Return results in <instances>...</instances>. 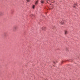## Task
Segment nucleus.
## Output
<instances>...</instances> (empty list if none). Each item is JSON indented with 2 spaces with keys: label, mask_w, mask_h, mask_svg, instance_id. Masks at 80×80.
<instances>
[{
  "label": "nucleus",
  "mask_w": 80,
  "mask_h": 80,
  "mask_svg": "<svg viewBox=\"0 0 80 80\" xmlns=\"http://www.w3.org/2000/svg\"><path fill=\"white\" fill-rule=\"evenodd\" d=\"M68 32L65 31H64V34L65 35H67V34H68Z\"/></svg>",
  "instance_id": "1"
},
{
  "label": "nucleus",
  "mask_w": 80,
  "mask_h": 80,
  "mask_svg": "<svg viewBox=\"0 0 80 80\" xmlns=\"http://www.w3.org/2000/svg\"><path fill=\"white\" fill-rule=\"evenodd\" d=\"M61 24H62V25H63V24H64V22H63V21H62L61 22Z\"/></svg>",
  "instance_id": "2"
},
{
  "label": "nucleus",
  "mask_w": 80,
  "mask_h": 80,
  "mask_svg": "<svg viewBox=\"0 0 80 80\" xmlns=\"http://www.w3.org/2000/svg\"><path fill=\"white\" fill-rule=\"evenodd\" d=\"M3 13L2 12H0V16H2L3 15Z\"/></svg>",
  "instance_id": "3"
},
{
  "label": "nucleus",
  "mask_w": 80,
  "mask_h": 80,
  "mask_svg": "<svg viewBox=\"0 0 80 80\" xmlns=\"http://www.w3.org/2000/svg\"><path fill=\"white\" fill-rule=\"evenodd\" d=\"M17 27H14L13 28V29L14 30H17Z\"/></svg>",
  "instance_id": "4"
},
{
  "label": "nucleus",
  "mask_w": 80,
  "mask_h": 80,
  "mask_svg": "<svg viewBox=\"0 0 80 80\" xmlns=\"http://www.w3.org/2000/svg\"><path fill=\"white\" fill-rule=\"evenodd\" d=\"M77 4H75L74 5L73 7L75 8V7H77Z\"/></svg>",
  "instance_id": "5"
},
{
  "label": "nucleus",
  "mask_w": 80,
  "mask_h": 80,
  "mask_svg": "<svg viewBox=\"0 0 80 80\" xmlns=\"http://www.w3.org/2000/svg\"><path fill=\"white\" fill-rule=\"evenodd\" d=\"M38 0L36 2L35 4L37 5V4H38Z\"/></svg>",
  "instance_id": "6"
},
{
  "label": "nucleus",
  "mask_w": 80,
  "mask_h": 80,
  "mask_svg": "<svg viewBox=\"0 0 80 80\" xmlns=\"http://www.w3.org/2000/svg\"><path fill=\"white\" fill-rule=\"evenodd\" d=\"M45 27H43L42 28V30H45Z\"/></svg>",
  "instance_id": "7"
},
{
  "label": "nucleus",
  "mask_w": 80,
  "mask_h": 80,
  "mask_svg": "<svg viewBox=\"0 0 80 80\" xmlns=\"http://www.w3.org/2000/svg\"><path fill=\"white\" fill-rule=\"evenodd\" d=\"M41 3H44V1H41Z\"/></svg>",
  "instance_id": "8"
},
{
  "label": "nucleus",
  "mask_w": 80,
  "mask_h": 80,
  "mask_svg": "<svg viewBox=\"0 0 80 80\" xmlns=\"http://www.w3.org/2000/svg\"><path fill=\"white\" fill-rule=\"evenodd\" d=\"M54 8L53 6H52L51 7V8H50V9H52V8Z\"/></svg>",
  "instance_id": "9"
},
{
  "label": "nucleus",
  "mask_w": 80,
  "mask_h": 80,
  "mask_svg": "<svg viewBox=\"0 0 80 80\" xmlns=\"http://www.w3.org/2000/svg\"><path fill=\"white\" fill-rule=\"evenodd\" d=\"M32 8H33V9H34V8H35V5L33 6H32Z\"/></svg>",
  "instance_id": "10"
},
{
  "label": "nucleus",
  "mask_w": 80,
  "mask_h": 80,
  "mask_svg": "<svg viewBox=\"0 0 80 80\" xmlns=\"http://www.w3.org/2000/svg\"><path fill=\"white\" fill-rule=\"evenodd\" d=\"M27 0V1L28 2H30V0Z\"/></svg>",
  "instance_id": "11"
},
{
  "label": "nucleus",
  "mask_w": 80,
  "mask_h": 80,
  "mask_svg": "<svg viewBox=\"0 0 80 80\" xmlns=\"http://www.w3.org/2000/svg\"><path fill=\"white\" fill-rule=\"evenodd\" d=\"M53 63H55V62H53Z\"/></svg>",
  "instance_id": "12"
},
{
  "label": "nucleus",
  "mask_w": 80,
  "mask_h": 80,
  "mask_svg": "<svg viewBox=\"0 0 80 80\" xmlns=\"http://www.w3.org/2000/svg\"><path fill=\"white\" fill-rule=\"evenodd\" d=\"M32 15H31V17H32Z\"/></svg>",
  "instance_id": "13"
}]
</instances>
